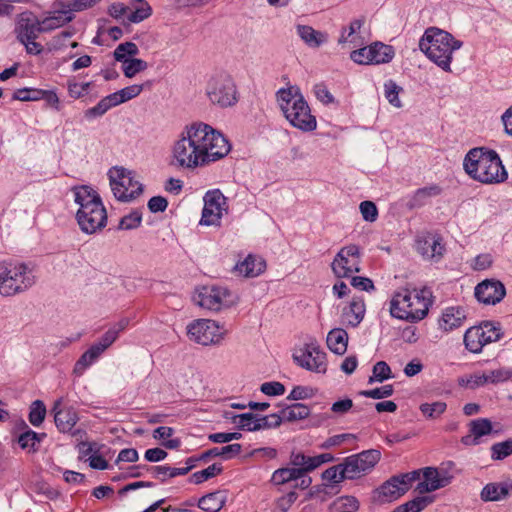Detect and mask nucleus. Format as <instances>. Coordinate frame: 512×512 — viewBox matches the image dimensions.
<instances>
[{
  "label": "nucleus",
  "mask_w": 512,
  "mask_h": 512,
  "mask_svg": "<svg viewBox=\"0 0 512 512\" xmlns=\"http://www.w3.org/2000/svg\"><path fill=\"white\" fill-rule=\"evenodd\" d=\"M73 19L74 15L70 13L68 8H63V10L54 12L52 15L44 18L40 22L42 25V30H44V32H48L64 26L65 24L71 22Z\"/></svg>",
  "instance_id": "obj_32"
},
{
  "label": "nucleus",
  "mask_w": 512,
  "mask_h": 512,
  "mask_svg": "<svg viewBox=\"0 0 512 512\" xmlns=\"http://www.w3.org/2000/svg\"><path fill=\"white\" fill-rule=\"evenodd\" d=\"M205 91L209 101L221 108L234 106L238 102L236 85L226 72L221 71L211 75Z\"/></svg>",
  "instance_id": "obj_8"
},
{
  "label": "nucleus",
  "mask_w": 512,
  "mask_h": 512,
  "mask_svg": "<svg viewBox=\"0 0 512 512\" xmlns=\"http://www.w3.org/2000/svg\"><path fill=\"white\" fill-rule=\"evenodd\" d=\"M204 207L200 220L201 225H220L223 212L228 209L227 198L219 189L209 190L203 197Z\"/></svg>",
  "instance_id": "obj_16"
},
{
  "label": "nucleus",
  "mask_w": 512,
  "mask_h": 512,
  "mask_svg": "<svg viewBox=\"0 0 512 512\" xmlns=\"http://www.w3.org/2000/svg\"><path fill=\"white\" fill-rule=\"evenodd\" d=\"M474 294L479 302L486 305H495L505 297L506 288L499 280L486 279L475 287Z\"/></svg>",
  "instance_id": "obj_18"
},
{
  "label": "nucleus",
  "mask_w": 512,
  "mask_h": 512,
  "mask_svg": "<svg viewBox=\"0 0 512 512\" xmlns=\"http://www.w3.org/2000/svg\"><path fill=\"white\" fill-rule=\"evenodd\" d=\"M45 416H46V406H45L44 402L41 400L33 401L30 406V411H29V416H28L29 422L33 426L38 427L43 423Z\"/></svg>",
  "instance_id": "obj_47"
},
{
  "label": "nucleus",
  "mask_w": 512,
  "mask_h": 512,
  "mask_svg": "<svg viewBox=\"0 0 512 512\" xmlns=\"http://www.w3.org/2000/svg\"><path fill=\"white\" fill-rule=\"evenodd\" d=\"M132 7L134 11L128 16V21L131 23H140L152 14L151 6L145 0H134Z\"/></svg>",
  "instance_id": "obj_40"
},
{
  "label": "nucleus",
  "mask_w": 512,
  "mask_h": 512,
  "mask_svg": "<svg viewBox=\"0 0 512 512\" xmlns=\"http://www.w3.org/2000/svg\"><path fill=\"white\" fill-rule=\"evenodd\" d=\"M139 53L137 45L133 42H124L117 46L114 50V58L118 62H122L128 57H134Z\"/></svg>",
  "instance_id": "obj_53"
},
{
  "label": "nucleus",
  "mask_w": 512,
  "mask_h": 512,
  "mask_svg": "<svg viewBox=\"0 0 512 512\" xmlns=\"http://www.w3.org/2000/svg\"><path fill=\"white\" fill-rule=\"evenodd\" d=\"M116 96L109 94L102 98L95 106L87 109L84 112V116L87 119H94L103 116L109 109L117 106Z\"/></svg>",
  "instance_id": "obj_36"
},
{
  "label": "nucleus",
  "mask_w": 512,
  "mask_h": 512,
  "mask_svg": "<svg viewBox=\"0 0 512 512\" xmlns=\"http://www.w3.org/2000/svg\"><path fill=\"white\" fill-rule=\"evenodd\" d=\"M326 342L333 353L343 355L347 350L348 333L342 328H334L328 333Z\"/></svg>",
  "instance_id": "obj_31"
},
{
  "label": "nucleus",
  "mask_w": 512,
  "mask_h": 512,
  "mask_svg": "<svg viewBox=\"0 0 512 512\" xmlns=\"http://www.w3.org/2000/svg\"><path fill=\"white\" fill-rule=\"evenodd\" d=\"M74 201L79 205L76 219L82 232L94 234L107 224V212L99 194L90 186L72 188Z\"/></svg>",
  "instance_id": "obj_2"
},
{
  "label": "nucleus",
  "mask_w": 512,
  "mask_h": 512,
  "mask_svg": "<svg viewBox=\"0 0 512 512\" xmlns=\"http://www.w3.org/2000/svg\"><path fill=\"white\" fill-rule=\"evenodd\" d=\"M257 414L254 413H243L234 415L232 417L233 423L236 424L237 428L244 431H257L256 423H257Z\"/></svg>",
  "instance_id": "obj_45"
},
{
  "label": "nucleus",
  "mask_w": 512,
  "mask_h": 512,
  "mask_svg": "<svg viewBox=\"0 0 512 512\" xmlns=\"http://www.w3.org/2000/svg\"><path fill=\"white\" fill-rule=\"evenodd\" d=\"M360 262L359 247L355 244H350L339 250L331 264V268L336 277L348 278L353 273L361 271Z\"/></svg>",
  "instance_id": "obj_13"
},
{
  "label": "nucleus",
  "mask_w": 512,
  "mask_h": 512,
  "mask_svg": "<svg viewBox=\"0 0 512 512\" xmlns=\"http://www.w3.org/2000/svg\"><path fill=\"white\" fill-rule=\"evenodd\" d=\"M187 334L190 340L208 346L221 343L227 330L214 320L197 319L188 325Z\"/></svg>",
  "instance_id": "obj_11"
},
{
  "label": "nucleus",
  "mask_w": 512,
  "mask_h": 512,
  "mask_svg": "<svg viewBox=\"0 0 512 512\" xmlns=\"http://www.w3.org/2000/svg\"><path fill=\"white\" fill-rule=\"evenodd\" d=\"M442 193V188L437 184H431L417 189L408 197L406 208L415 210L427 205L431 198L437 197Z\"/></svg>",
  "instance_id": "obj_21"
},
{
  "label": "nucleus",
  "mask_w": 512,
  "mask_h": 512,
  "mask_svg": "<svg viewBox=\"0 0 512 512\" xmlns=\"http://www.w3.org/2000/svg\"><path fill=\"white\" fill-rule=\"evenodd\" d=\"M419 409L425 417L429 419H436L446 411L447 404L442 401H436L433 403H422Z\"/></svg>",
  "instance_id": "obj_49"
},
{
  "label": "nucleus",
  "mask_w": 512,
  "mask_h": 512,
  "mask_svg": "<svg viewBox=\"0 0 512 512\" xmlns=\"http://www.w3.org/2000/svg\"><path fill=\"white\" fill-rule=\"evenodd\" d=\"M360 212L365 221L374 222L378 216V209L374 202L363 201L360 204Z\"/></svg>",
  "instance_id": "obj_62"
},
{
  "label": "nucleus",
  "mask_w": 512,
  "mask_h": 512,
  "mask_svg": "<svg viewBox=\"0 0 512 512\" xmlns=\"http://www.w3.org/2000/svg\"><path fill=\"white\" fill-rule=\"evenodd\" d=\"M52 412L54 413L55 425L60 432H71L73 436L84 433L80 429L73 431V428L79 420L78 413L74 407H62V399L55 401Z\"/></svg>",
  "instance_id": "obj_17"
},
{
  "label": "nucleus",
  "mask_w": 512,
  "mask_h": 512,
  "mask_svg": "<svg viewBox=\"0 0 512 512\" xmlns=\"http://www.w3.org/2000/svg\"><path fill=\"white\" fill-rule=\"evenodd\" d=\"M276 98L285 118L293 127L303 132L316 129V117L311 114V109L299 87L281 88L277 91Z\"/></svg>",
  "instance_id": "obj_5"
},
{
  "label": "nucleus",
  "mask_w": 512,
  "mask_h": 512,
  "mask_svg": "<svg viewBox=\"0 0 512 512\" xmlns=\"http://www.w3.org/2000/svg\"><path fill=\"white\" fill-rule=\"evenodd\" d=\"M511 492L512 482H494L483 487L480 497L484 502L500 501L507 498Z\"/></svg>",
  "instance_id": "obj_22"
},
{
  "label": "nucleus",
  "mask_w": 512,
  "mask_h": 512,
  "mask_svg": "<svg viewBox=\"0 0 512 512\" xmlns=\"http://www.w3.org/2000/svg\"><path fill=\"white\" fill-rule=\"evenodd\" d=\"M344 461L338 465L329 467L322 473V479L332 483L330 485L331 488L334 487V484H338L344 479H348V476L344 474Z\"/></svg>",
  "instance_id": "obj_48"
},
{
  "label": "nucleus",
  "mask_w": 512,
  "mask_h": 512,
  "mask_svg": "<svg viewBox=\"0 0 512 512\" xmlns=\"http://www.w3.org/2000/svg\"><path fill=\"white\" fill-rule=\"evenodd\" d=\"M431 296L432 293L427 288L420 290L402 288L394 293L390 301V314L399 320L418 322L426 317Z\"/></svg>",
  "instance_id": "obj_4"
},
{
  "label": "nucleus",
  "mask_w": 512,
  "mask_h": 512,
  "mask_svg": "<svg viewBox=\"0 0 512 512\" xmlns=\"http://www.w3.org/2000/svg\"><path fill=\"white\" fill-rule=\"evenodd\" d=\"M296 499L297 494L293 491L289 492L287 495L277 500L276 507L273 512H287Z\"/></svg>",
  "instance_id": "obj_64"
},
{
  "label": "nucleus",
  "mask_w": 512,
  "mask_h": 512,
  "mask_svg": "<svg viewBox=\"0 0 512 512\" xmlns=\"http://www.w3.org/2000/svg\"><path fill=\"white\" fill-rule=\"evenodd\" d=\"M91 83H77L74 81H68L67 83V89L70 97L74 99H79L83 97L85 94H87L88 89L90 87Z\"/></svg>",
  "instance_id": "obj_61"
},
{
  "label": "nucleus",
  "mask_w": 512,
  "mask_h": 512,
  "mask_svg": "<svg viewBox=\"0 0 512 512\" xmlns=\"http://www.w3.org/2000/svg\"><path fill=\"white\" fill-rule=\"evenodd\" d=\"M100 355L101 353L98 351V348L92 345L76 362L73 370L74 373L79 376L82 375L83 372L100 357Z\"/></svg>",
  "instance_id": "obj_39"
},
{
  "label": "nucleus",
  "mask_w": 512,
  "mask_h": 512,
  "mask_svg": "<svg viewBox=\"0 0 512 512\" xmlns=\"http://www.w3.org/2000/svg\"><path fill=\"white\" fill-rule=\"evenodd\" d=\"M408 491L397 475L392 476L373 492V501L378 504L397 500Z\"/></svg>",
  "instance_id": "obj_19"
},
{
  "label": "nucleus",
  "mask_w": 512,
  "mask_h": 512,
  "mask_svg": "<svg viewBox=\"0 0 512 512\" xmlns=\"http://www.w3.org/2000/svg\"><path fill=\"white\" fill-rule=\"evenodd\" d=\"M393 392H394L393 385L388 384V385H384L379 388L360 391L359 394L364 397H367V398L383 399V398L390 397L393 394Z\"/></svg>",
  "instance_id": "obj_59"
},
{
  "label": "nucleus",
  "mask_w": 512,
  "mask_h": 512,
  "mask_svg": "<svg viewBox=\"0 0 512 512\" xmlns=\"http://www.w3.org/2000/svg\"><path fill=\"white\" fill-rule=\"evenodd\" d=\"M512 455V439L495 443L491 447V457L494 460H502Z\"/></svg>",
  "instance_id": "obj_56"
},
{
  "label": "nucleus",
  "mask_w": 512,
  "mask_h": 512,
  "mask_svg": "<svg viewBox=\"0 0 512 512\" xmlns=\"http://www.w3.org/2000/svg\"><path fill=\"white\" fill-rule=\"evenodd\" d=\"M231 150L226 137L212 126L195 122L186 125L172 146L171 165L188 170L224 158Z\"/></svg>",
  "instance_id": "obj_1"
},
{
  "label": "nucleus",
  "mask_w": 512,
  "mask_h": 512,
  "mask_svg": "<svg viewBox=\"0 0 512 512\" xmlns=\"http://www.w3.org/2000/svg\"><path fill=\"white\" fill-rule=\"evenodd\" d=\"M35 284L33 270L25 263L0 262V294H20Z\"/></svg>",
  "instance_id": "obj_7"
},
{
  "label": "nucleus",
  "mask_w": 512,
  "mask_h": 512,
  "mask_svg": "<svg viewBox=\"0 0 512 512\" xmlns=\"http://www.w3.org/2000/svg\"><path fill=\"white\" fill-rule=\"evenodd\" d=\"M492 431V424L490 420L486 418H480L471 421L470 423V435H466L462 438L464 445H477L479 444V438L490 434Z\"/></svg>",
  "instance_id": "obj_27"
},
{
  "label": "nucleus",
  "mask_w": 512,
  "mask_h": 512,
  "mask_svg": "<svg viewBox=\"0 0 512 512\" xmlns=\"http://www.w3.org/2000/svg\"><path fill=\"white\" fill-rule=\"evenodd\" d=\"M381 459L378 449H368L358 454L351 455L344 460V474L348 479H356L371 471Z\"/></svg>",
  "instance_id": "obj_14"
},
{
  "label": "nucleus",
  "mask_w": 512,
  "mask_h": 512,
  "mask_svg": "<svg viewBox=\"0 0 512 512\" xmlns=\"http://www.w3.org/2000/svg\"><path fill=\"white\" fill-rule=\"evenodd\" d=\"M441 241L442 239L440 237H421L416 241V249L425 258H440L444 251V246Z\"/></svg>",
  "instance_id": "obj_23"
},
{
  "label": "nucleus",
  "mask_w": 512,
  "mask_h": 512,
  "mask_svg": "<svg viewBox=\"0 0 512 512\" xmlns=\"http://www.w3.org/2000/svg\"><path fill=\"white\" fill-rule=\"evenodd\" d=\"M392 378L391 369L385 361H378L372 370V376L369 377L368 382H383Z\"/></svg>",
  "instance_id": "obj_52"
},
{
  "label": "nucleus",
  "mask_w": 512,
  "mask_h": 512,
  "mask_svg": "<svg viewBox=\"0 0 512 512\" xmlns=\"http://www.w3.org/2000/svg\"><path fill=\"white\" fill-rule=\"evenodd\" d=\"M41 22L37 19L22 18L17 27V39L20 43L35 40L43 33Z\"/></svg>",
  "instance_id": "obj_26"
},
{
  "label": "nucleus",
  "mask_w": 512,
  "mask_h": 512,
  "mask_svg": "<svg viewBox=\"0 0 512 512\" xmlns=\"http://www.w3.org/2000/svg\"><path fill=\"white\" fill-rule=\"evenodd\" d=\"M257 431L258 430H264V429H270V428H276L279 427L282 423V418L279 414L274 413L268 416H260L257 415Z\"/></svg>",
  "instance_id": "obj_57"
},
{
  "label": "nucleus",
  "mask_w": 512,
  "mask_h": 512,
  "mask_svg": "<svg viewBox=\"0 0 512 512\" xmlns=\"http://www.w3.org/2000/svg\"><path fill=\"white\" fill-rule=\"evenodd\" d=\"M312 460L313 456H307L302 452L292 451L290 455L291 465H293V468L296 470H300L302 477L314 470V468L310 467Z\"/></svg>",
  "instance_id": "obj_43"
},
{
  "label": "nucleus",
  "mask_w": 512,
  "mask_h": 512,
  "mask_svg": "<svg viewBox=\"0 0 512 512\" xmlns=\"http://www.w3.org/2000/svg\"><path fill=\"white\" fill-rule=\"evenodd\" d=\"M226 503V495L222 491L208 493L198 501V507L205 512H219Z\"/></svg>",
  "instance_id": "obj_33"
},
{
  "label": "nucleus",
  "mask_w": 512,
  "mask_h": 512,
  "mask_svg": "<svg viewBox=\"0 0 512 512\" xmlns=\"http://www.w3.org/2000/svg\"><path fill=\"white\" fill-rule=\"evenodd\" d=\"M501 330L492 322H484L480 326L469 328L464 334L465 347L473 353L481 352L484 345L498 341Z\"/></svg>",
  "instance_id": "obj_12"
},
{
  "label": "nucleus",
  "mask_w": 512,
  "mask_h": 512,
  "mask_svg": "<svg viewBox=\"0 0 512 512\" xmlns=\"http://www.w3.org/2000/svg\"><path fill=\"white\" fill-rule=\"evenodd\" d=\"M194 302L210 311H220L237 303V297L224 286H202L193 296Z\"/></svg>",
  "instance_id": "obj_10"
},
{
  "label": "nucleus",
  "mask_w": 512,
  "mask_h": 512,
  "mask_svg": "<svg viewBox=\"0 0 512 512\" xmlns=\"http://www.w3.org/2000/svg\"><path fill=\"white\" fill-rule=\"evenodd\" d=\"M466 320V313L462 307H448L439 320V326L442 330L450 332L461 327Z\"/></svg>",
  "instance_id": "obj_24"
},
{
  "label": "nucleus",
  "mask_w": 512,
  "mask_h": 512,
  "mask_svg": "<svg viewBox=\"0 0 512 512\" xmlns=\"http://www.w3.org/2000/svg\"><path fill=\"white\" fill-rule=\"evenodd\" d=\"M111 190L121 202H131L143 193V185L135 179V172L114 166L108 171Z\"/></svg>",
  "instance_id": "obj_9"
},
{
  "label": "nucleus",
  "mask_w": 512,
  "mask_h": 512,
  "mask_svg": "<svg viewBox=\"0 0 512 512\" xmlns=\"http://www.w3.org/2000/svg\"><path fill=\"white\" fill-rule=\"evenodd\" d=\"M458 384L464 388L476 389L487 384V378H485L483 372H475L473 374L460 377L458 379Z\"/></svg>",
  "instance_id": "obj_51"
},
{
  "label": "nucleus",
  "mask_w": 512,
  "mask_h": 512,
  "mask_svg": "<svg viewBox=\"0 0 512 512\" xmlns=\"http://www.w3.org/2000/svg\"><path fill=\"white\" fill-rule=\"evenodd\" d=\"M424 480L416 486V491L420 494L433 492L437 489L447 486L451 482V476L446 473L441 475L437 468L426 467L423 469Z\"/></svg>",
  "instance_id": "obj_20"
},
{
  "label": "nucleus",
  "mask_w": 512,
  "mask_h": 512,
  "mask_svg": "<svg viewBox=\"0 0 512 512\" xmlns=\"http://www.w3.org/2000/svg\"><path fill=\"white\" fill-rule=\"evenodd\" d=\"M142 213L139 210H133L129 214L123 216L120 219L118 229L119 230H132L136 229L141 225Z\"/></svg>",
  "instance_id": "obj_54"
},
{
  "label": "nucleus",
  "mask_w": 512,
  "mask_h": 512,
  "mask_svg": "<svg viewBox=\"0 0 512 512\" xmlns=\"http://www.w3.org/2000/svg\"><path fill=\"white\" fill-rule=\"evenodd\" d=\"M144 84H134L131 86H127L117 92L112 93L113 96H116L117 104H121L127 102L135 97H137L144 89Z\"/></svg>",
  "instance_id": "obj_50"
},
{
  "label": "nucleus",
  "mask_w": 512,
  "mask_h": 512,
  "mask_svg": "<svg viewBox=\"0 0 512 512\" xmlns=\"http://www.w3.org/2000/svg\"><path fill=\"white\" fill-rule=\"evenodd\" d=\"M281 410L279 415L283 421L294 422L297 420L306 419L310 415V408L302 403H295L292 405H283L281 406Z\"/></svg>",
  "instance_id": "obj_35"
},
{
  "label": "nucleus",
  "mask_w": 512,
  "mask_h": 512,
  "mask_svg": "<svg viewBox=\"0 0 512 512\" xmlns=\"http://www.w3.org/2000/svg\"><path fill=\"white\" fill-rule=\"evenodd\" d=\"M22 425L27 429L18 437V443L22 449L30 448L36 451V444L40 443L45 437V433H37L28 428L25 421H22Z\"/></svg>",
  "instance_id": "obj_38"
},
{
  "label": "nucleus",
  "mask_w": 512,
  "mask_h": 512,
  "mask_svg": "<svg viewBox=\"0 0 512 512\" xmlns=\"http://www.w3.org/2000/svg\"><path fill=\"white\" fill-rule=\"evenodd\" d=\"M128 319H121L119 322L111 326L104 335L99 339L98 342L93 345L98 348V351L102 354L107 348H109L118 338L119 334L126 329L128 326Z\"/></svg>",
  "instance_id": "obj_29"
},
{
  "label": "nucleus",
  "mask_w": 512,
  "mask_h": 512,
  "mask_svg": "<svg viewBox=\"0 0 512 512\" xmlns=\"http://www.w3.org/2000/svg\"><path fill=\"white\" fill-rule=\"evenodd\" d=\"M366 311L364 300L354 297L349 306L343 310V318L348 325L357 327L364 318Z\"/></svg>",
  "instance_id": "obj_28"
},
{
  "label": "nucleus",
  "mask_w": 512,
  "mask_h": 512,
  "mask_svg": "<svg viewBox=\"0 0 512 512\" xmlns=\"http://www.w3.org/2000/svg\"><path fill=\"white\" fill-rule=\"evenodd\" d=\"M485 378H487V383H500L508 380L511 377V372L504 368L490 370L483 372Z\"/></svg>",
  "instance_id": "obj_60"
},
{
  "label": "nucleus",
  "mask_w": 512,
  "mask_h": 512,
  "mask_svg": "<svg viewBox=\"0 0 512 512\" xmlns=\"http://www.w3.org/2000/svg\"><path fill=\"white\" fill-rule=\"evenodd\" d=\"M222 471L223 467L221 464L214 463L201 471L193 473L189 481L194 484H201L204 481L221 474Z\"/></svg>",
  "instance_id": "obj_44"
},
{
  "label": "nucleus",
  "mask_w": 512,
  "mask_h": 512,
  "mask_svg": "<svg viewBox=\"0 0 512 512\" xmlns=\"http://www.w3.org/2000/svg\"><path fill=\"white\" fill-rule=\"evenodd\" d=\"M123 63V73L127 78H133L136 74L146 70L148 63L138 58H128Z\"/></svg>",
  "instance_id": "obj_46"
},
{
  "label": "nucleus",
  "mask_w": 512,
  "mask_h": 512,
  "mask_svg": "<svg viewBox=\"0 0 512 512\" xmlns=\"http://www.w3.org/2000/svg\"><path fill=\"white\" fill-rule=\"evenodd\" d=\"M368 51L371 64L388 63L394 57L393 47L380 42L368 46Z\"/></svg>",
  "instance_id": "obj_34"
},
{
  "label": "nucleus",
  "mask_w": 512,
  "mask_h": 512,
  "mask_svg": "<svg viewBox=\"0 0 512 512\" xmlns=\"http://www.w3.org/2000/svg\"><path fill=\"white\" fill-rule=\"evenodd\" d=\"M260 391L268 396H280L285 393V386L277 381L261 384Z\"/></svg>",
  "instance_id": "obj_63"
},
{
  "label": "nucleus",
  "mask_w": 512,
  "mask_h": 512,
  "mask_svg": "<svg viewBox=\"0 0 512 512\" xmlns=\"http://www.w3.org/2000/svg\"><path fill=\"white\" fill-rule=\"evenodd\" d=\"M266 268L265 261L253 255H248L242 262L235 265L234 270L239 275L253 278L260 275Z\"/></svg>",
  "instance_id": "obj_25"
},
{
  "label": "nucleus",
  "mask_w": 512,
  "mask_h": 512,
  "mask_svg": "<svg viewBox=\"0 0 512 512\" xmlns=\"http://www.w3.org/2000/svg\"><path fill=\"white\" fill-rule=\"evenodd\" d=\"M41 91V89L31 88L18 89L14 92L13 99L19 101H37L43 97V93Z\"/></svg>",
  "instance_id": "obj_58"
},
{
  "label": "nucleus",
  "mask_w": 512,
  "mask_h": 512,
  "mask_svg": "<svg viewBox=\"0 0 512 512\" xmlns=\"http://www.w3.org/2000/svg\"><path fill=\"white\" fill-rule=\"evenodd\" d=\"M463 165L467 174L482 183H498L507 178V172L494 150L473 148L465 156Z\"/></svg>",
  "instance_id": "obj_6"
},
{
  "label": "nucleus",
  "mask_w": 512,
  "mask_h": 512,
  "mask_svg": "<svg viewBox=\"0 0 512 512\" xmlns=\"http://www.w3.org/2000/svg\"><path fill=\"white\" fill-rule=\"evenodd\" d=\"M384 90L388 102L396 108H401L402 102L399 99V93L402 91V87L398 86L393 80H389L384 84Z\"/></svg>",
  "instance_id": "obj_55"
},
{
  "label": "nucleus",
  "mask_w": 512,
  "mask_h": 512,
  "mask_svg": "<svg viewBox=\"0 0 512 512\" xmlns=\"http://www.w3.org/2000/svg\"><path fill=\"white\" fill-rule=\"evenodd\" d=\"M147 471H151L153 476L156 479H159L161 482H165L168 478H174L176 476L186 475L187 470H182L181 468H174L166 465L159 466H143Z\"/></svg>",
  "instance_id": "obj_37"
},
{
  "label": "nucleus",
  "mask_w": 512,
  "mask_h": 512,
  "mask_svg": "<svg viewBox=\"0 0 512 512\" xmlns=\"http://www.w3.org/2000/svg\"><path fill=\"white\" fill-rule=\"evenodd\" d=\"M462 45V41L437 27L427 28L419 40L420 50L445 72H451L452 54Z\"/></svg>",
  "instance_id": "obj_3"
},
{
  "label": "nucleus",
  "mask_w": 512,
  "mask_h": 512,
  "mask_svg": "<svg viewBox=\"0 0 512 512\" xmlns=\"http://www.w3.org/2000/svg\"><path fill=\"white\" fill-rule=\"evenodd\" d=\"M302 478L300 474V470H296L295 468H279L275 470L272 474L271 482L275 485H283L293 480H298Z\"/></svg>",
  "instance_id": "obj_42"
},
{
  "label": "nucleus",
  "mask_w": 512,
  "mask_h": 512,
  "mask_svg": "<svg viewBox=\"0 0 512 512\" xmlns=\"http://www.w3.org/2000/svg\"><path fill=\"white\" fill-rule=\"evenodd\" d=\"M360 503L354 496H341L330 506V512H356Z\"/></svg>",
  "instance_id": "obj_41"
},
{
  "label": "nucleus",
  "mask_w": 512,
  "mask_h": 512,
  "mask_svg": "<svg viewBox=\"0 0 512 512\" xmlns=\"http://www.w3.org/2000/svg\"><path fill=\"white\" fill-rule=\"evenodd\" d=\"M297 34L311 48H318L328 40L326 33L317 31L308 25H298Z\"/></svg>",
  "instance_id": "obj_30"
},
{
  "label": "nucleus",
  "mask_w": 512,
  "mask_h": 512,
  "mask_svg": "<svg viewBox=\"0 0 512 512\" xmlns=\"http://www.w3.org/2000/svg\"><path fill=\"white\" fill-rule=\"evenodd\" d=\"M294 361L302 368L315 372L326 373V353L320 350L318 343L313 340L293 354Z\"/></svg>",
  "instance_id": "obj_15"
}]
</instances>
